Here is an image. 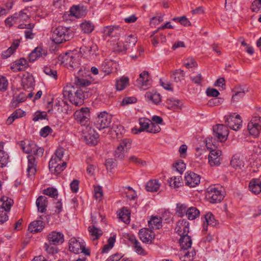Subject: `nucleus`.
Returning a JSON list of instances; mask_svg holds the SVG:
<instances>
[{"mask_svg":"<svg viewBox=\"0 0 261 261\" xmlns=\"http://www.w3.org/2000/svg\"><path fill=\"white\" fill-rule=\"evenodd\" d=\"M120 31L118 25H109L103 28V33L108 36H114Z\"/></svg>","mask_w":261,"mask_h":261,"instance_id":"31","label":"nucleus"},{"mask_svg":"<svg viewBox=\"0 0 261 261\" xmlns=\"http://www.w3.org/2000/svg\"><path fill=\"white\" fill-rule=\"evenodd\" d=\"M129 241L133 244L135 251L139 255H145L147 254L146 251L143 249L140 243L136 240L134 237H131L129 238Z\"/></svg>","mask_w":261,"mask_h":261,"instance_id":"27","label":"nucleus"},{"mask_svg":"<svg viewBox=\"0 0 261 261\" xmlns=\"http://www.w3.org/2000/svg\"><path fill=\"white\" fill-rule=\"evenodd\" d=\"M171 77L175 82H181L185 79V72L181 69H176L173 73Z\"/></svg>","mask_w":261,"mask_h":261,"instance_id":"41","label":"nucleus"},{"mask_svg":"<svg viewBox=\"0 0 261 261\" xmlns=\"http://www.w3.org/2000/svg\"><path fill=\"white\" fill-rule=\"evenodd\" d=\"M222 152L220 150H212L208 155V162L211 166H218L220 165Z\"/></svg>","mask_w":261,"mask_h":261,"instance_id":"13","label":"nucleus"},{"mask_svg":"<svg viewBox=\"0 0 261 261\" xmlns=\"http://www.w3.org/2000/svg\"><path fill=\"white\" fill-rule=\"evenodd\" d=\"M48 240L49 244L57 245L64 242V235L61 232L53 231L48 235Z\"/></svg>","mask_w":261,"mask_h":261,"instance_id":"15","label":"nucleus"},{"mask_svg":"<svg viewBox=\"0 0 261 261\" xmlns=\"http://www.w3.org/2000/svg\"><path fill=\"white\" fill-rule=\"evenodd\" d=\"M161 128L158 125L155 124L152 122H150L149 125L148 129L147 130V132L150 133L155 134L159 132Z\"/></svg>","mask_w":261,"mask_h":261,"instance_id":"63","label":"nucleus"},{"mask_svg":"<svg viewBox=\"0 0 261 261\" xmlns=\"http://www.w3.org/2000/svg\"><path fill=\"white\" fill-rule=\"evenodd\" d=\"M182 178L180 176H174L169 179V185L171 187L178 188L181 185Z\"/></svg>","mask_w":261,"mask_h":261,"instance_id":"42","label":"nucleus"},{"mask_svg":"<svg viewBox=\"0 0 261 261\" xmlns=\"http://www.w3.org/2000/svg\"><path fill=\"white\" fill-rule=\"evenodd\" d=\"M199 214V211L197 208L192 206L189 207L186 215L189 220H193L198 217Z\"/></svg>","mask_w":261,"mask_h":261,"instance_id":"40","label":"nucleus"},{"mask_svg":"<svg viewBox=\"0 0 261 261\" xmlns=\"http://www.w3.org/2000/svg\"><path fill=\"white\" fill-rule=\"evenodd\" d=\"M195 254V252H190L189 251L181 250L180 252V259L182 261H190Z\"/></svg>","mask_w":261,"mask_h":261,"instance_id":"39","label":"nucleus"},{"mask_svg":"<svg viewBox=\"0 0 261 261\" xmlns=\"http://www.w3.org/2000/svg\"><path fill=\"white\" fill-rule=\"evenodd\" d=\"M251 9L254 12H261V0H254L252 3Z\"/></svg>","mask_w":261,"mask_h":261,"instance_id":"58","label":"nucleus"},{"mask_svg":"<svg viewBox=\"0 0 261 261\" xmlns=\"http://www.w3.org/2000/svg\"><path fill=\"white\" fill-rule=\"evenodd\" d=\"M61 62L67 68L73 70L77 69L78 71H81L82 68L80 67L81 63L79 56L74 51H70L66 53L61 57Z\"/></svg>","mask_w":261,"mask_h":261,"instance_id":"2","label":"nucleus"},{"mask_svg":"<svg viewBox=\"0 0 261 261\" xmlns=\"http://www.w3.org/2000/svg\"><path fill=\"white\" fill-rule=\"evenodd\" d=\"M32 143H35L33 141H21L20 145L21 147V149L26 153H30L33 152V146H32Z\"/></svg>","mask_w":261,"mask_h":261,"instance_id":"43","label":"nucleus"},{"mask_svg":"<svg viewBox=\"0 0 261 261\" xmlns=\"http://www.w3.org/2000/svg\"><path fill=\"white\" fill-rule=\"evenodd\" d=\"M64 150L65 149L62 147L58 148L56 150L55 154L52 156L51 158H54L55 161H57V162L61 161L62 158L64 155Z\"/></svg>","mask_w":261,"mask_h":261,"instance_id":"57","label":"nucleus"},{"mask_svg":"<svg viewBox=\"0 0 261 261\" xmlns=\"http://www.w3.org/2000/svg\"><path fill=\"white\" fill-rule=\"evenodd\" d=\"M98 47L97 46L91 42V44H90L88 46L86 45H83L80 47V53L83 54V55H85L87 57L93 55L95 54L96 50H97Z\"/></svg>","mask_w":261,"mask_h":261,"instance_id":"20","label":"nucleus"},{"mask_svg":"<svg viewBox=\"0 0 261 261\" xmlns=\"http://www.w3.org/2000/svg\"><path fill=\"white\" fill-rule=\"evenodd\" d=\"M36 203L38 212L44 213L46 211L48 204L46 197H38L36 200Z\"/></svg>","mask_w":261,"mask_h":261,"instance_id":"23","label":"nucleus"},{"mask_svg":"<svg viewBox=\"0 0 261 261\" xmlns=\"http://www.w3.org/2000/svg\"><path fill=\"white\" fill-rule=\"evenodd\" d=\"M129 79L127 77L123 76L116 82V88L117 90L121 91L123 90L128 85Z\"/></svg>","mask_w":261,"mask_h":261,"instance_id":"34","label":"nucleus"},{"mask_svg":"<svg viewBox=\"0 0 261 261\" xmlns=\"http://www.w3.org/2000/svg\"><path fill=\"white\" fill-rule=\"evenodd\" d=\"M120 194H129L130 196H135L137 194L136 192L130 187H122L120 189Z\"/></svg>","mask_w":261,"mask_h":261,"instance_id":"53","label":"nucleus"},{"mask_svg":"<svg viewBox=\"0 0 261 261\" xmlns=\"http://www.w3.org/2000/svg\"><path fill=\"white\" fill-rule=\"evenodd\" d=\"M248 130L250 135L255 137L258 136L261 130V124H256L255 122H249L248 124Z\"/></svg>","mask_w":261,"mask_h":261,"instance_id":"28","label":"nucleus"},{"mask_svg":"<svg viewBox=\"0 0 261 261\" xmlns=\"http://www.w3.org/2000/svg\"><path fill=\"white\" fill-rule=\"evenodd\" d=\"M137 42V38L133 35H129L125 39V43L127 45L128 47H133Z\"/></svg>","mask_w":261,"mask_h":261,"instance_id":"55","label":"nucleus"},{"mask_svg":"<svg viewBox=\"0 0 261 261\" xmlns=\"http://www.w3.org/2000/svg\"><path fill=\"white\" fill-rule=\"evenodd\" d=\"M43 71L44 73L48 75L50 78L57 80L58 78L57 72L56 70L51 68L50 66H45L44 67Z\"/></svg>","mask_w":261,"mask_h":261,"instance_id":"47","label":"nucleus"},{"mask_svg":"<svg viewBox=\"0 0 261 261\" xmlns=\"http://www.w3.org/2000/svg\"><path fill=\"white\" fill-rule=\"evenodd\" d=\"M129 160L138 166H145L146 165V162L141 160L136 156L132 155L129 158Z\"/></svg>","mask_w":261,"mask_h":261,"instance_id":"59","label":"nucleus"},{"mask_svg":"<svg viewBox=\"0 0 261 261\" xmlns=\"http://www.w3.org/2000/svg\"><path fill=\"white\" fill-rule=\"evenodd\" d=\"M74 83L77 86H80L82 87H85L91 84V82L87 80L76 77L75 78Z\"/></svg>","mask_w":261,"mask_h":261,"instance_id":"52","label":"nucleus"},{"mask_svg":"<svg viewBox=\"0 0 261 261\" xmlns=\"http://www.w3.org/2000/svg\"><path fill=\"white\" fill-rule=\"evenodd\" d=\"M242 120L239 115L233 114L225 117V124L231 129L238 130L242 125Z\"/></svg>","mask_w":261,"mask_h":261,"instance_id":"9","label":"nucleus"},{"mask_svg":"<svg viewBox=\"0 0 261 261\" xmlns=\"http://www.w3.org/2000/svg\"><path fill=\"white\" fill-rule=\"evenodd\" d=\"M161 184L157 179L149 180L146 185V189L147 191L150 192H157Z\"/></svg>","mask_w":261,"mask_h":261,"instance_id":"26","label":"nucleus"},{"mask_svg":"<svg viewBox=\"0 0 261 261\" xmlns=\"http://www.w3.org/2000/svg\"><path fill=\"white\" fill-rule=\"evenodd\" d=\"M130 212L125 208H123L118 213L119 218L124 223L127 224L130 222Z\"/></svg>","mask_w":261,"mask_h":261,"instance_id":"33","label":"nucleus"},{"mask_svg":"<svg viewBox=\"0 0 261 261\" xmlns=\"http://www.w3.org/2000/svg\"><path fill=\"white\" fill-rule=\"evenodd\" d=\"M206 194L211 196H224L226 195L224 188L219 185L210 186L206 190Z\"/></svg>","mask_w":261,"mask_h":261,"instance_id":"17","label":"nucleus"},{"mask_svg":"<svg viewBox=\"0 0 261 261\" xmlns=\"http://www.w3.org/2000/svg\"><path fill=\"white\" fill-rule=\"evenodd\" d=\"M176 171L181 174L186 169V165L181 160H179L173 164Z\"/></svg>","mask_w":261,"mask_h":261,"instance_id":"51","label":"nucleus"},{"mask_svg":"<svg viewBox=\"0 0 261 261\" xmlns=\"http://www.w3.org/2000/svg\"><path fill=\"white\" fill-rule=\"evenodd\" d=\"M42 193L46 196H58V192L56 188L48 187L42 190Z\"/></svg>","mask_w":261,"mask_h":261,"instance_id":"56","label":"nucleus"},{"mask_svg":"<svg viewBox=\"0 0 261 261\" xmlns=\"http://www.w3.org/2000/svg\"><path fill=\"white\" fill-rule=\"evenodd\" d=\"M28 165L27 170V175L29 177H31L35 175L36 172L37 163L35 158L32 155L28 156Z\"/></svg>","mask_w":261,"mask_h":261,"instance_id":"18","label":"nucleus"},{"mask_svg":"<svg viewBox=\"0 0 261 261\" xmlns=\"http://www.w3.org/2000/svg\"><path fill=\"white\" fill-rule=\"evenodd\" d=\"M69 31V29L63 26L57 27L53 32V41L56 44H60L69 40L71 38Z\"/></svg>","mask_w":261,"mask_h":261,"instance_id":"3","label":"nucleus"},{"mask_svg":"<svg viewBox=\"0 0 261 261\" xmlns=\"http://www.w3.org/2000/svg\"><path fill=\"white\" fill-rule=\"evenodd\" d=\"M150 122V121L148 119L144 118L139 119V124L140 127L139 128H133L132 132L135 134H138L139 133H141L143 131H146L147 132Z\"/></svg>","mask_w":261,"mask_h":261,"instance_id":"21","label":"nucleus"},{"mask_svg":"<svg viewBox=\"0 0 261 261\" xmlns=\"http://www.w3.org/2000/svg\"><path fill=\"white\" fill-rule=\"evenodd\" d=\"M179 242L181 250H187L188 249H191L192 242L191 237L188 234L181 236Z\"/></svg>","mask_w":261,"mask_h":261,"instance_id":"22","label":"nucleus"},{"mask_svg":"<svg viewBox=\"0 0 261 261\" xmlns=\"http://www.w3.org/2000/svg\"><path fill=\"white\" fill-rule=\"evenodd\" d=\"M90 110L88 108H82L74 114L75 119L82 125H87L89 121Z\"/></svg>","mask_w":261,"mask_h":261,"instance_id":"7","label":"nucleus"},{"mask_svg":"<svg viewBox=\"0 0 261 261\" xmlns=\"http://www.w3.org/2000/svg\"><path fill=\"white\" fill-rule=\"evenodd\" d=\"M21 85L25 89L32 88L34 86V79L32 75H24L21 80Z\"/></svg>","mask_w":261,"mask_h":261,"instance_id":"24","label":"nucleus"},{"mask_svg":"<svg viewBox=\"0 0 261 261\" xmlns=\"http://www.w3.org/2000/svg\"><path fill=\"white\" fill-rule=\"evenodd\" d=\"M175 230L180 237L188 234L189 232V222L185 219L179 220L177 222Z\"/></svg>","mask_w":261,"mask_h":261,"instance_id":"11","label":"nucleus"},{"mask_svg":"<svg viewBox=\"0 0 261 261\" xmlns=\"http://www.w3.org/2000/svg\"><path fill=\"white\" fill-rule=\"evenodd\" d=\"M206 94L207 96L217 97L220 93L216 89L208 88L206 90Z\"/></svg>","mask_w":261,"mask_h":261,"instance_id":"64","label":"nucleus"},{"mask_svg":"<svg viewBox=\"0 0 261 261\" xmlns=\"http://www.w3.org/2000/svg\"><path fill=\"white\" fill-rule=\"evenodd\" d=\"M149 78L148 72L144 71L140 74L139 78L137 80V82L141 84L142 86H148L150 85Z\"/></svg>","mask_w":261,"mask_h":261,"instance_id":"36","label":"nucleus"},{"mask_svg":"<svg viewBox=\"0 0 261 261\" xmlns=\"http://www.w3.org/2000/svg\"><path fill=\"white\" fill-rule=\"evenodd\" d=\"M186 185L190 187H194L200 183V177L199 175L193 172H187L185 176Z\"/></svg>","mask_w":261,"mask_h":261,"instance_id":"10","label":"nucleus"},{"mask_svg":"<svg viewBox=\"0 0 261 261\" xmlns=\"http://www.w3.org/2000/svg\"><path fill=\"white\" fill-rule=\"evenodd\" d=\"M148 225L151 229H160L162 226V218L157 216L152 217L151 219L148 221Z\"/></svg>","mask_w":261,"mask_h":261,"instance_id":"29","label":"nucleus"},{"mask_svg":"<svg viewBox=\"0 0 261 261\" xmlns=\"http://www.w3.org/2000/svg\"><path fill=\"white\" fill-rule=\"evenodd\" d=\"M81 28L84 33L89 34L93 31L94 25L90 22L85 21L81 24Z\"/></svg>","mask_w":261,"mask_h":261,"instance_id":"45","label":"nucleus"},{"mask_svg":"<svg viewBox=\"0 0 261 261\" xmlns=\"http://www.w3.org/2000/svg\"><path fill=\"white\" fill-rule=\"evenodd\" d=\"M9 155L3 150L0 149V167H4L8 163Z\"/></svg>","mask_w":261,"mask_h":261,"instance_id":"46","label":"nucleus"},{"mask_svg":"<svg viewBox=\"0 0 261 261\" xmlns=\"http://www.w3.org/2000/svg\"><path fill=\"white\" fill-rule=\"evenodd\" d=\"M52 244H48L47 243H45L44 244V248L45 250L48 254H54L58 252V249L57 247L53 246L51 245Z\"/></svg>","mask_w":261,"mask_h":261,"instance_id":"60","label":"nucleus"},{"mask_svg":"<svg viewBox=\"0 0 261 261\" xmlns=\"http://www.w3.org/2000/svg\"><path fill=\"white\" fill-rule=\"evenodd\" d=\"M189 207L185 204H177L176 212L180 217H182L185 214H187Z\"/></svg>","mask_w":261,"mask_h":261,"instance_id":"48","label":"nucleus"},{"mask_svg":"<svg viewBox=\"0 0 261 261\" xmlns=\"http://www.w3.org/2000/svg\"><path fill=\"white\" fill-rule=\"evenodd\" d=\"M223 102V99L219 97H214L209 100L207 103L208 107H213L220 105Z\"/></svg>","mask_w":261,"mask_h":261,"instance_id":"50","label":"nucleus"},{"mask_svg":"<svg viewBox=\"0 0 261 261\" xmlns=\"http://www.w3.org/2000/svg\"><path fill=\"white\" fill-rule=\"evenodd\" d=\"M40 220H37L31 223L29 226V229L31 232L36 233L41 231L44 227V223L42 220L43 216H40Z\"/></svg>","mask_w":261,"mask_h":261,"instance_id":"16","label":"nucleus"},{"mask_svg":"<svg viewBox=\"0 0 261 261\" xmlns=\"http://www.w3.org/2000/svg\"><path fill=\"white\" fill-rule=\"evenodd\" d=\"M47 116V115L46 112H40L38 111L34 113L33 117V120L34 121H37L39 120L46 119Z\"/></svg>","mask_w":261,"mask_h":261,"instance_id":"54","label":"nucleus"},{"mask_svg":"<svg viewBox=\"0 0 261 261\" xmlns=\"http://www.w3.org/2000/svg\"><path fill=\"white\" fill-rule=\"evenodd\" d=\"M112 62H106L102 64V68L103 72L109 74L112 72Z\"/></svg>","mask_w":261,"mask_h":261,"instance_id":"61","label":"nucleus"},{"mask_svg":"<svg viewBox=\"0 0 261 261\" xmlns=\"http://www.w3.org/2000/svg\"><path fill=\"white\" fill-rule=\"evenodd\" d=\"M145 97L148 101H150L156 105L158 104L161 100L160 94L157 93L147 92L146 94Z\"/></svg>","mask_w":261,"mask_h":261,"instance_id":"37","label":"nucleus"},{"mask_svg":"<svg viewBox=\"0 0 261 261\" xmlns=\"http://www.w3.org/2000/svg\"><path fill=\"white\" fill-rule=\"evenodd\" d=\"M63 95L64 98H67L70 102L76 106H81L84 103L85 94L83 89H75L71 85L64 87Z\"/></svg>","mask_w":261,"mask_h":261,"instance_id":"1","label":"nucleus"},{"mask_svg":"<svg viewBox=\"0 0 261 261\" xmlns=\"http://www.w3.org/2000/svg\"><path fill=\"white\" fill-rule=\"evenodd\" d=\"M131 142L129 139H125L123 140L117 146V149L114 152V156L116 158L122 159L124 158V147H129Z\"/></svg>","mask_w":261,"mask_h":261,"instance_id":"14","label":"nucleus"},{"mask_svg":"<svg viewBox=\"0 0 261 261\" xmlns=\"http://www.w3.org/2000/svg\"><path fill=\"white\" fill-rule=\"evenodd\" d=\"M44 53V50L41 47H37L29 55L28 57L29 60L30 62H33L40 57H42Z\"/></svg>","mask_w":261,"mask_h":261,"instance_id":"30","label":"nucleus"},{"mask_svg":"<svg viewBox=\"0 0 261 261\" xmlns=\"http://www.w3.org/2000/svg\"><path fill=\"white\" fill-rule=\"evenodd\" d=\"M181 102L179 100L175 99L174 98H170L167 99L166 103L167 108L169 109L175 110L176 109H180V103Z\"/></svg>","mask_w":261,"mask_h":261,"instance_id":"35","label":"nucleus"},{"mask_svg":"<svg viewBox=\"0 0 261 261\" xmlns=\"http://www.w3.org/2000/svg\"><path fill=\"white\" fill-rule=\"evenodd\" d=\"M88 229L91 235V239L93 241L98 239L103 233V232L101 229L96 227L94 225L89 226Z\"/></svg>","mask_w":261,"mask_h":261,"instance_id":"32","label":"nucleus"},{"mask_svg":"<svg viewBox=\"0 0 261 261\" xmlns=\"http://www.w3.org/2000/svg\"><path fill=\"white\" fill-rule=\"evenodd\" d=\"M205 222L207 225L215 226L217 224V221L215 219L214 216L211 213H207L204 216Z\"/></svg>","mask_w":261,"mask_h":261,"instance_id":"44","label":"nucleus"},{"mask_svg":"<svg viewBox=\"0 0 261 261\" xmlns=\"http://www.w3.org/2000/svg\"><path fill=\"white\" fill-rule=\"evenodd\" d=\"M58 162L55 161L54 158H51L49 162V168L50 170H54L57 173H59L63 171L66 167V163L64 162L62 164L58 163Z\"/></svg>","mask_w":261,"mask_h":261,"instance_id":"19","label":"nucleus"},{"mask_svg":"<svg viewBox=\"0 0 261 261\" xmlns=\"http://www.w3.org/2000/svg\"><path fill=\"white\" fill-rule=\"evenodd\" d=\"M249 188L253 194H259L261 192V181L258 179L252 180L249 183Z\"/></svg>","mask_w":261,"mask_h":261,"instance_id":"25","label":"nucleus"},{"mask_svg":"<svg viewBox=\"0 0 261 261\" xmlns=\"http://www.w3.org/2000/svg\"><path fill=\"white\" fill-rule=\"evenodd\" d=\"M112 116L107 112H101L96 117L95 125L97 128L100 130L108 128L111 124Z\"/></svg>","mask_w":261,"mask_h":261,"instance_id":"6","label":"nucleus"},{"mask_svg":"<svg viewBox=\"0 0 261 261\" xmlns=\"http://www.w3.org/2000/svg\"><path fill=\"white\" fill-rule=\"evenodd\" d=\"M26 99V94L23 92H20L18 95L13 98L11 103L13 106L17 107L19 103L24 101Z\"/></svg>","mask_w":261,"mask_h":261,"instance_id":"38","label":"nucleus"},{"mask_svg":"<svg viewBox=\"0 0 261 261\" xmlns=\"http://www.w3.org/2000/svg\"><path fill=\"white\" fill-rule=\"evenodd\" d=\"M245 93L244 88L239 87L237 89L234 94L232 95V100L234 101H238L240 98L243 97Z\"/></svg>","mask_w":261,"mask_h":261,"instance_id":"49","label":"nucleus"},{"mask_svg":"<svg viewBox=\"0 0 261 261\" xmlns=\"http://www.w3.org/2000/svg\"><path fill=\"white\" fill-rule=\"evenodd\" d=\"M214 136L220 142L225 141L227 138L229 130L224 124H217L213 127Z\"/></svg>","mask_w":261,"mask_h":261,"instance_id":"8","label":"nucleus"},{"mask_svg":"<svg viewBox=\"0 0 261 261\" xmlns=\"http://www.w3.org/2000/svg\"><path fill=\"white\" fill-rule=\"evenodd\" d=\"M140 240L144 243H151L154 238L153 232L148 228L141 229L139 233Z\"/></svg>","mask_w":261,"mask_h":261,"instance_id":"12","label":"nucleus"},{"mask_svg":"<svg viewBox=\"0 0 261 261\" xmlns=\"http://www.w3.org/2000/svg\"><path fill=\"white\" fill-rule=\"evenodd\" d=\"M184 65L187 68L194 67L197 65L195 60L192 58L187 59L185 61Z\"/></svg>","mask_w":261,"mask_h":261,"instance_id":"62","label":"nucleus"},{"mask_svg":"<svg viewBox=\"0 0 261 261\" xmlns=\"http://www.w3.org/2000/svg\"><path fill=\"white\" fill-rule=\"evenodd\" d=\"M69 249L71 252L76 254L83 253L87 255L90 254L89 250L85 248V242L80 238H71L69 242Z\"/></svg>","mask_w":261,"mask_h":261,"instance_id":"5","label":"nucleus"},{"mask_svg":"<svg viewBox=\"0 0 261 261\" xmlns=\"http://www.w3.org/2000/svg\"><path fill=\"white\" fill-rule=\"evenodd\" d=\"M0 205V224H2L9 219L8 213L13 205V200L9 197H1Z\"/></svg>","mask_w":261,"mask_h":261,"instance_id":"4","label":"nucleus"}]
</instances>
